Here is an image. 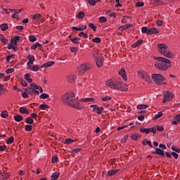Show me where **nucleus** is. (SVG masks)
I'll list each match as a JSON object with an SVG mask.
<instances>
[{
    "label": "nucleus",
    "mask_w": 180,
    "mask_h": 180,
    "mask_svg": "<svg viewBox=\"0 0 180 180\" xmlns=\"http://www.w3.org/2000/svg\"><path fill=\"white\" fill-rule=\"evenodd\" d=\"M77 101H78V96L73 91L67 92L62 96V102L67 103L70 108H74L77 110H82L84 104Z\"/></svg>",
    "instance_id": "obj_1"
},
{
    "label": "nucleus",
    "mask_w": 180,
    "mask_h": 180,
    "mask_svg": "<svg viewBox=\"0 0 180 180\" xmlns=\"http://www.w3.org/2000/svg\"><path fill=\"white\" fill-rule=\"evenodd\" d=\"M105 85L120 92H127L129 91V85L124 83L120 77L112 78L105 82Z\"/></svg>",
    "instance_id": "obj_2"
},
{
    "label": "nucleus",
    "mask_w": 180,
    "mask_h": 180,
    "mask_svg": "<svg viewBox=\"0 0 180 180\" xmlns=\"http://www.w3.org/2000/svg\"><path fill=\"white\" fill-rule=\"evenodd\" d=\"M153 58L156 60L154 66L159 71H167L172 67V62L169 58L161 56H154Z\"/></svg>",
    "instance_id": "obj_3"
},
{
    "label": "nucleus",
    "mask_w": 180,
    "mask_h": 180,
    "mask_svg": "<svg viewBox=\"0 0 180 180\" xmlns=\"http://www.w3.org/2000/svg\"><path fill=\"white\" fill-rule=\"evenodd\" d=\"M25 91L28 94V95H30L31 96H34L40 95V94H43V88L37 85L34 83L31 84L30 86L26 89ZM39 91L40 93L39 92Z\"/></svg>",
    "instance_id": "obj_4"
},
{
    "label": "nucleus",
    "mask_w": 180,
    "mask_h": 180,
    "mask_svg": "<svg viewBox=\"0 0 180 180\" xmlns=\"http://www.w3.org/2000/svg\"><path fill=\"white\" fill-rule=\"evenodd\" d=\"M152 79L156 85H167L165 77L161 74H153Z\"/></svg>",
    "instance_id": "obj_5"
},
{
    "label": "nucleus",
    "mask_w": 180,
    "mask_h": 180,
    "mask_svg": "<svg viewBox=\"0 0 180 180\" xmlns=\"http://www.w3.org/2000/svg\"><path fill=\"white\" fill-rule=\"evenodd\" d=\"M20 40V37L16 36L13 38H11L10 44H8L7 48L8 50H13V51H18V43Z\"/></svg>",
    "instance_id": "obj_6"
},
{
    "label": "nucleus",
    "mask_w": 180,
    "mask_h": 180,
    "mask_svg": "<svg viewBox=\"0 0 180 180\" xmlns=\"http://www.w3.org/2000/svg\"><path fill=\"white\" fill-rule=\"evenodd\" d=\"M89 70H91V64L89 63H82L77 67L79 75H84Z\"/></svg>",
    "instance_id": "obj_7"
},
{
    "label": "nucleus",
    "mask_w": 180,
    "mask_h": 180,
    "mask_svg": "<svg viewBox=\"0 0 180 180\" xmlns=\"http://www.w3.org/2000/svg\"><path fill=\"white\" fill-rule=\"evenodd\" d=\"M164 98L162 100V103H165L166 102H169V101H172L174 99V94L171 93L169 91H167L163 94Z\"/></svg>",
    "instance_id": "obj_8"
},
{
    "label": "nucleus",
    "mask_w": 180,
    "mask_h": 180,
    "mask_svg": "<svg viewBox=\"0 0 180 180\" xmlns=\"http://www.w3.org/2000/svg\"><path fill=\"white\" fill-rule=\"evenodd\" d=\"M138 75L140 78L146 81V82H150V75L147 74V72H144V70L138 71Z\"/></svg>",
    "instance_id": "obj_9"
},
{
    "label": "nucleus",
    "mask_w": 180,
    "mask_h": 180,
    "mask_svg": "<svg viewBox=\"0 0 180 180\" xmlns=\"http://www.w3.org/2000/svg\"><path fill=\"white\" fill-rule=\"evenodd\" d=\"M162 56H164L165 58H174V52H172L169 48L165 50L162 53Z\"/></svg>",
    "instance_id": "obj_10"
},
{
    "label": "nucleus",
    "mask_w": 180,
    "mask_h": 180,
    "mask_svg": "<svg viewBox=\"0 0 180 180\" xmlns=\"http://www.w3.org/2000/svg\"><path fill=\"white\" fill-rule=\"evenodd\" d=\"M30 18H31L32 20H33L34 22H39L41 21L43 22V19H41L42 16H41V14H40V13H36L34 15H31Z\"/></svg>",
    "instance_id": "obj_11"
},
{
    "label": "nucleus",
    "mask_w": 180,
    "mask_h": 180,
    "mask_svg": "<svg viewBox=\"0 0 180 180\" xmlns=\"http://www.w3.org/2000/svg\"><path fill=\"white\" fill-rule=\"evenodd\" d=\"M158 51L162 54L165 50L169 49L168 46L165 44H158Z\"/></svg>",
    "instance_id": "obj_12"
},
{
    "label": "nucleus",
    "mask_w": 180,
    "mask_h": 180,
    "mask_svg": "<svg viewBox=\"0 0 180 180\" xmlns=\"http://www.w3.org/2000/svg\"><path fill=\"white\" fill-rule=\"evenodd\" d=\"M104 61H105V59H103V57L102 56L96 59V64L98 68H101V67L103 66Z\"/></svg>",
    "instance_id": "obj_13"
},
{
    "label": "nucleus",
    "mask_w": 180,
    "mask_h": 180,
    "mask_svg": "<svg viewBox=\"0 0 180 180\" xmlns=\"http://www.w3.org/2000/svg\"><path fill=\"white\" fill-rule=\"evenodd\" d=\"M28 62L27 63V67H30V65H33V63H34V61H36V59L34 58V56H32V55H29L27 57Z\"/></svg>",
    "instance_id": "obj_14"
},
{
    "label": "nucleus",
    "mask_w": 180,
    "mask_h": 180,
    "mask_svg": "<svg viewBox=\"0 0 180 180\" xmlns=\"http://www.w3.org/2000/svg\"><path fill=\"white\" fill-rule=\"evenodd\" d=\"M75 79H76V77H75V75L74 74H70L66 77V81H68V82H70V84L75 82Z\"/></svg>",
    "instance_id": "obj_15"
},
{
    "label": "nucleus",
    "mask_w": 180,
    "mask_h": 180,
    "mask_svg": "<svg viewBox=\"0 0 180 180\" xmlns=\"http://www.w3.org/2000/svg\"><path fill=\"white\" fill-rule=\"evenodd\" d=\"M158 33H160V30H158L156 27L150 28L147 32V34L148 36H151V34H157Z\"/></svg>",
    "instance_id": "obj_16"
},
{
    "label": "nucleus",
    "mask_w": 180,
    "mask_h": 180,
    "mask_svg": "<svg viewBox=\"0 0 180 180\" xmlns=\"http://www.w3.org/2000/svg\"><path fill=\"white\" fill-rule=\"evenodd\" d=\"M11 178V174L6 173L5 172H0V179H9Z\"/></svg>",
    "instance_id": "obj_17"
},
{
    "label": "nucleus",
    "mask_w": 180,
    "mask_h": 180,
    "mask_svg": "<svg viewBox=\"0 0 180 180\" xmlns=\"http://www.w3.org/2000/svg\"><path fill=\"white\" fill-rule=\"evenodd\" d=\"M119 75H120L124 80L127 81V75H126V70L124 68H121V70L118 72Z\"/></svg>",
    "instance_id": "obj_18"
},
{
    "label": "nucleus",
    "mask_w": 180,
    "mask_h": 180,
    "mask_svg": "<svg viewBox=\"0 0 180 180\" xmlns=\"http://www.w3.org/2000/svg\"><path fill=\"white\" fill-rule=\"evenodd\" d=\"M28 70L30 71H39L41 68V66H39V65H31L30 66L27 67Z\"/></svg>",
    "instance_id": "obj_19"
},
{
    "label": "nucleus",
    "mask_w": 180,
    "mask_h": 180,
    "mask_svg": "<svg viewBox=\"0 0 180 180\" xmlns=\"http://www.w3.org/2000/svg\"><path fill=\"white\" fill-rule=\"evenodd\" d=\"M91 54H92L93 57H94V58H96V60L102 57V55L101 53H99V51L98 49L92 51Z\"/></svg>",
    "instance_id": "obj_20"
},
{
    "label": "nucleus",
    "mask_w": 180,
    "mask_h": 180,
    "mask_svg": "<svg viewBox=\"0 0 180 180\" xmlns=\"http://www.w3.org/2000/svg\"><path fill=\"white\" fill-rule=\"evenodd\" d=\"M54 64H56V62L49 61V62H46V63L43 64L42 65H41V68H49L51 67L52 65H54Z\"/></svg>",
    "instance_id": "obj_21"
},
{
    "label": "nucleus",
    "mask_w": 180,
    "mask_h": 180,
    "mask_svg": "<svg viewBox=\"0 0 180 180\" xmlns=\"http://www.w3.org/2000/svg\"><path fill=\"white\" fill-rule=\"evenodd\" d=\"M96 101L94 98H84L79 100V102H83L84 103H86L88 102H93L94 103Z\"/></svg>",
    "instance_id": "obj_22"
},
{
    "label": "nucleus",
    "mask_w": 180,
    "mask_h": 180,
    "mask_svg": "<svg viewBox=\"0 0 180 180\" xmlns=\"http://www.w3.org/2000/svg\"><path fill=\"white\" fill-rule=\"evenodd\" d=\"M155 151L153 153V154H157L158 155H161L162 157H164L165 155V153L162 150L158 148H155Z\"/></svg>",
    "instance_id": "obj_23"
},
{
    "label": "nucleus",
    "mask_w": 180,
    "mask_h": 180,
    "mask_svg": "<svg viewBox=\"0 0 180 180\" xmlns=\"http://www.w3.org/2000/svg\"><path fill=\"white\" fill-rule=\"evenodd\" d=\"M20 113H22V115H29L30 111L26 108V107H21L19 108Z\"/></svg>",
    "instance_id": "obj_24"
},
{
    "label": "nucleus",
    "mask_w": 180,
    "mask_h": 180,
    "mask_svg": "<svg viewBox=\"0 0 180 180\" xmlns=\"http://www.w3.org/2000/svg\"><path fill=\"white\" fill-rule=\"evenodd\" d=\"M72 30H75L76 32H82V30H86V25H84L82 27H72Z\"/></svg>",
    "instance_id": "obj_25"
},
{
    "label": "nucleus",
    "mask_w": 180,
    "mask_h": 180,
    "mask_svg": "<svg viewBox=\"0 0 180 180\" xmlns=\"http://www.w3.org/2000/svg\"><path fill=\"white\" fill-rule=\"evenodd\" d=\"M119 172V169H112L109 170L107 173L108 176H112V175H115V174H117Z\"/></svg>",
    "instance_id": "obj_26"
},
{
    "label": "nucleus",
    "mask_w": 180,
    "mask_h": 180,
    "mask_svg": "<svg viewBox=\"0 0 180 180\" xmlns=\"http://www.w3.org/2000/svg\"><path fill=\"white\" fill-rule=\"evenodd\" d=\"M0 40L3 44L6 45L8 44V41H9L4 34H0Z\"/></svg>",
    "instance_id": "obj_27"
},
{
    "label": "nucleus",
    "mask_w": 180,
    "mask_h": 180,
    "mask_svg": "<svg viewBox=\"0 0 180 180\" xmlns=\"http://www.w3.org/2000/svg\"><path fill=\"white\" fill-rule=\"evenodd\" d=\"M86 2L91 6H95L96 5L97 2H101V0H86Z\"/></svg>",
    "instance_id": "obj_28"
},
{
    "label": "nucleus",
    "mask_w": 180,
    "mask_h": 180,
    "mask_svg": "<svg viewBox=\"0 0 180 180\" xmlns=\"http://www.w3.org/2000/svg\"><path fill=\"white\" fill-rule=\"evenodd\" d=\"M25 79H26L29 84H32V82H33V79L30 78V74L29 73H26L25 75Z\"/></svg>",
    "instance_id": "obj_29"
},
{
    "label": "nucleus",
    "mask_w": 180,
    "mask_h": 180,
    "mask_svg": "<svg viewBox=\"0 0 180 180\" xmlns=\"http://www.w3.org/2000/svg\"><path fill=\"white\" fill-rule=\"evenodd\" d=\"M60 177V172H54L51 175V180H57Z\"/></svg>",
    "instance_id": "obj_30"
},
{
    "label": "nucleus",
    "mask_w": 180,
    "mask_h": 180,
    "mask_svg": "<svg viewBox=\"0 0 180 180\" xmlns=\"http://www.w3.org/2000/svg\"><path fill=\"white\" fill-rule=\"evenodd\" d=\"M14 120L15 122H22V120H23V116L20 115H16L14 116Z\"/></svg>",
    "instance_id": "obj_31"
},
{
    "label": "nucleus",
    "mask_w": 180,
    "mask_h": 180,
    "mask_svg": "<svg viewBox=\"0 0 180 180\" xmlns=\"http://www.w3.org/2000/svg\"><path fill=\"white\" fill-rule=\"evenodd\" d=\"M141 135H140V134H131V139L132 140L137 141L138 139H141Z\"/></svg>",
    "instance_id": "obj_32"
},
{
    "label": "nucleus",
    "mask_w": 180,
    "mask_h": 180,
    "mask_svg": "<svg viewBox=\"0 0 180 180\" xmlns=\"http://www.w3.org/2000/svg\"><path fill=\"white\" fill-rule=\"evenodd\" d=\"M1 30L2 32H5L6 30H8L9 29V27L8 26L7 23H4L0 25Z\"/></svg>",
    "instance_id": "obj_33"
},
{
    "label": "nucleus",
    "mask_w": 180,
    "mask_h": 180,
    "mask_svg": "<svg viewBox=\"0 0 180 180\" xmlns=\"http://www.w3.org/2000/svg\"><path fill=\"white\" fill-rule=\"evenodd\" d=\"M84 17H85V13H84V11H80V12L76 15V18H77V19H80V20L84 19Z\"/></svg>",
    "instance_id": "obj_34"
},
{
    "label": "nucleus",
    "mask_w": 180,
    "mask_h": 180,
    "mask_svg": "<svg viewBox=\"0 0 180 180\" xmlns=\"http://www.w3.org/2000/svg\"><path fill=\"white\" fill-rule=\"evenodd\" d=\"M39 108L41 110H46V109H50V106L47 104H41Z\"/></svg>",
    "instance_id": "obj_35"
},
{
    "label": "nucleus",
    "mask_w": 180,
    "mask_h": 180,
    "mask_svg": "<svg viewBox=\"0 0 180 180\" xmlns=\"http://www.w3.org/2000/svg\"><path fill=\"white\" fill-rule=\"evenodd\" d=\"M9 116V113L7 110H4L1 113V117H3V119H6Z\"/></svg>",
    "instance_id": "obj_36"
},
{
    "label": "nucleus",
    "mask_w": 180,
    "mask_h": 180,
    "mask_svg": "<svg viewBox=\"0 0 180 180\" xmlns=\"http://www.w3.org/2000/svg\"><path fill=\"white\" fill-rule=\"evenodd\" d=\"M148 108V105H146V104H139L136 106V108L139 110L147 109Z\"/></svg>",
    "instance_id": "obj_37"
},
{
    "label": "nucleus",
    "mask_w": 180,
    "mask_h": 180,
    "mask_svg": "<svg viewBox=\"0 0 180 180\" xmlns=\"http://www.w3.org/2000/svg\"><path fill=\"white\" fill-rule=\"evenodd\" d=\"M162 111L158 112V114H155L153 120H157L158 119H160V117H162Z\"/></svg>",
    "instance_id": "obj_38"
},
{
    "label": "nucleus",
    "mask_w": 180,
    "mask_h": 180,
    "mask_svg": "<svg viewBox=\"0 0 180 180\" xmlns=\"http://www.w3.org/2000/svg\"><path fill=\"white\" fill-rule=\"evenodd\" d=\"M25 131H32V130H33V126L30 124H26L25 126Z\"/></svg>",
    "instance_id": "obj_39"
},
{
    "label": "nucleus",
    "mask_w": 180,
    "mask_h": 180,
    "mask_svg": "<svg viewBox=\"0 0 180 180\" xmlns=\"http://www.w3.org/2000/svg\"><path fill=\"white\" fill-rule=\"evenodd\" d=\"M88 26H89V27H90V29H92L94 30V32H96V30L98 29V27H96L92 22H89Z\"/></svg>",
    "instance_id": "obj_40"
},
{
    "label": "nucleus",
    "mask_w": 180,
    "mask_h": 180,
    "mask_svg": "<svg viewBox=\"0 0 180 180\" xmlns=\"http://www.w3.org/2000/svg\"><path fill=\"white\" fill-rule=\"evenodd\" d=\"M139 130L141 133H145L146 134H150V129L148 128H141Z\"/></svg>",
    "instance_id": "obj_41"
},
{
    "label": "nucleus",
    "mask_w": 180,
    "mask_h": 180,
    "mask_svg": "<svg viewBox=\"0 0 180 180\" xmlns=\"http://www.w3.org/2000/svg\"><path fill=\"white\" fill-rule=\"evenodd\" d=\"M26 123L27 124H33L34 123V120H33L31 117H28L26 119Z\"/></svg>",
    "instance_id": "obj_42"
},
{
    "label": "nucleus",
    "mask_w": 180,
    "mask_h": 180,
    "mask_svg": "<svg viewBox=\"0 0 180 180\" xmlns=\"http://www.w3.org/2000/svg\"><path fill=\"white\" fill-rule=\"evenodd\" d=\"M15 141V138L13 136H11L6 141V144H12Z\"/></svg>",
    "instance_id": "obj_43"
},
{
    "label": "nucleus",
    "mask_w": 180,
    "mask_h": 180,
    "mask_svg": "<svg viewBox=\"0 0 180 180\" xmlns=\"http://www.w3.org/2000/svg\"><path fill=\"white\" fill-rule=\"evenodd\" d=\"M39 98L41 99H49V98H50V96L46 93H43L40 95Z\"/></svg>",
    "instance_id": "obj_44"
},
{
    "label": "nucleus",
    "mask_w": 180,
    "mask_h": 180,
    "mask_svg": "<svg viewBox=\"0 0 180 180\" xmlns=\"http://www.w3.org/2000/svg\"><path fill=\"white\" fill-rule=\"evenodd\" d=\"M96 112L97 115H102V113H103V107H97V110Z\"/></svg>",
    "instance_id": "obj_45"
},
{
    "label": "nucleus",
    "mask_w": 180,
    "mask_h": 180,
    "mask_svg": "<svg viewBox=\"0 0 180 180\" xmlns=\"http://www.w3.org/2000/svg\"><path fill=\"white\" fill-rule=\"evenodd\" d=\"M70 40L74 44H79V39L78 37H75V39L71 38Z\"/></svg>",
    "instance_id": "obj_46"
},
{
    "label": "nucleus",
    "mask_w": 180,
    "mask_h": 180,
    "mask_svg": "<svg viewBox=\"0 0 180 180\" xmlns=\"http://www.w3.org/2000/svg\"><path fill=\"white\" fill-rule=\"evenodd\" d=\"M29 40L30 41H31L32 43H34V41H37V38H36L34 37V35H30L29 36Z\"/></svg>",
    "instance_id": "obj_47"
},
{
    "label": "nucleus",
    "mask_w": 180,
    "mask_h": 180,
    "mask_svg": "<svg viewBox=\"0 0 180 180\" xmlns=\"http://www.w3.org/2000/svg\"><path fill=\"white\" fill-rule=\"evenodd\" d=\"M142 144H143V146H147V144H148V146H149V147H153V145L151 144V141H150L144 140L142 141Z\"/></svg>",
    "instance_id": "obj_48"
},
{
    "label": "nucleus",
    "mask_w": 180,
    "mask_h": 180,
    "mask_svg": "<svg viewBox=\"0 0 180 180\" xmlns=\"http://www.w3.org/2000/svg\"><path fill=\"white\" fill-rule=\"evenodd\" d=\"M79 37H84V39H88V34H85L84 32H81L78 34Z\"/></svg>",
    "instance_id": "obj_49"
},
{
    "label": "nucleus",
    "mask_w": 180,
    "mask_h": 180,
    "mask_svg": "<svg viewBox=\"0 0 180 180\" xmlns=\"http://www.w3.org/2000/svg\"><path fill=\"white\" fill-rule=\"evenodd\" d=\"M154 127H155V130H158V131H164V127L162 126L155 125Z\"/></svg>",
    "instance_id": "obj_50"
},
{
    "label": "nucleus",
    "mask_w": 180,
    "mask_h": 180,
    "mask_svg": "<svg viewBox=\"0 0 180 180\" xmlns=\"http://www.w3.org/2000/svg\"><path fill=\"white\" fill-rule=\"evenodd\" d=\"M105 22H108V19H106L104 16H101L99 18L100 23H105Z\"/></svg>",
    "instance_id": "obj_51"
},
{
    "label": "nucleus",
    "mask_w": 180,
    "mask_h": 180,
    "mask_svg": "<svg viewBox=\"0 0 180 180\" xmlns=\"http://www.w3.org/2000/svg\"><path fill=\"white\" fill-rule=\"evenodd\" d=\"M148 130H149V133H153V134H155V133H157V130H155V127H153L152 128H148Z\"/></svg>",
    "instance_id": "obj_52"
},
{
    "label": "nucleus",
    "mask_w": 180,
    "mask_h": 180,
    "mask_svg": "<svg viewBox=\"0 0 180 180\" xmlns=\"http://www.w3.org/2000/svg\"><path fill=\"white\" fill-rule=\"evenodd\" d=\"M135 6L136 8H143V6H144V3L141 1H139L138 3L136 4Z\"/></svg>",
    "instance_id": "obj_53"
},
{
    "label": "nucleus",
    "mask_w": 180,
    "mask_h": 180,
    "mask_svg": "<svg viewBox=\"0 0 180 180\" xmlns=\"http://www.w3.org/2000/svg\"><path fill=\"white\" fill-rule=\"evenodd\" d=\"M112 97L109 96H106L105 97H102L101 101H103V102H106V101H111Z\"/></svg>",
    "instance_id": "obj_54"
},
{
    "label": "nucleus",
    "mask_w": 180,
    "mask_h": 180,
    "mask_svg": "<svg viewBox=\"0 0 180 180\" xmlns=\"http://www.w3.org/2000/svg\"><path fill=\"white\" fill-rule=\"evenodd\" d=\"M93 43H101V41H102V39H101L100 37H96L94 39H92Z\"/></svg>",
    "instance_id": "obj_55"
},
{
    "label": "nucleus",
    "mask_w": 180,
    "mask_h": 180,
    "mask_svg": "<svg viewBox=\"0 0 180 180\" xmlns=\"http://www.w3.org/2000/svg\"><path fill=\"white\" fill-rule=\"evenodd\" d=\"M172 150L173 151H175L176 153H180V149L178 146H172Z\"/></svg>",
    "instance_id": "obj_56"
},
{
    "label": "nucleus",
    "mask_w": 180,
    "mask_h": 180,
    "mask_svg": "<svg viewBox=\"0 0 180 180\" xmlns=\"http://www.w3.org/2000/svg\"><path fill=\"white\" fill-rule=\"evenodd\" d=\"M74 140L71 139V138H68L65 139V144H71Z\"/></svg>",
    "instance_id": "obj_57"
},
{
    "label": "nucleus",
    "mask_w": 180,
    "mask_h": 180,
    "mask_svg": "<svg viewBox=\"0 0 180 180\" xmlns=\"http://www.w3.org/2000/svg\"><path fill=\"white\" fill-rule=\"evenodd\" d=\"M6 72L7 74H12L13 72H15V69H13V68H8V69L6 70Z\"/></svg>",
    "instance_id": "obj_58"
},
{
    "label": "nucleus",
    "mask_w": 180,
    "mask_h": 180,
    "mask_svg": "<svg viewBox=\"0 0 180 180\" xmlns=\"http://www.w3.org/2000/svg\"><path fill=\"white\" fill-rule=\"evenodd\" d=\"M20 82H21L22 86H27V82H26L25 79H20Z\"/></svg>",
    "instance_id": "obj_59"
},
{
    "label": "nucleus",
    "mask_w": 180,
    "mask_h": 180,
    "mask_svg": "<svg viewBox=\"0 0 180 180\" xmlns=\"http://www.w3.org/2000/svg\"><path fill=\"white\" fill-rule=\"evenodd\" d=\"M22 98H24V99H27V98H29V93H27V91L22 92Z\"/></svg>",
    "instance_id": "obj_60"
},
{
    "label": "nucleus",
    "mask_w": 180,
    "mask_h": 180,
    "mask_svg": "<svg viewBox=\"0 0 180 180\" xmlns=\"http://www.w3.org/2000/svg\"><path fill=\"white\" fill-rule=\"evenodd\" d=\"M58 158L57 156H53L52 158V163L56 164V162H58Z\"/></svg>",
    "instance_id": "obj_61"
},
{
    "label": "nucleus",
    "mask_w": 180,
    "mask_h": 180,
    "mask_svg": "<svg viewBox=\"0 0 180 180\" xmlns=\"http://www.w3.org/2000/svg\"><path fill=\"white\" fill-rule=\"evenodd\" d=\"M98 105H91L90 108H93V112H96L97 109H98Z\"/></svg>",
    "instance_id": "obj_62"
},
{
    "label": "nucleus",
    "mask_w": 180,
    "mask_h": 180,
    "mask_svg": "<svg viewBox=\"0 0 180 180\" xmlns=\"http://www.w3.org/2000/svg\"><path fill=\"white\" fill-rule=\"evenodd\" d=\"M110 165H115L116 164V158H113L110 160Z\"/></svg>",
    "instance_id": "obj_63"
},
{
    "label": "nucleus",
    "mask_w": 180,
    "mask_h": 180,
    "mask_svg": "<svg viewBox=\"0 0 180 180\" xmlns=\"http://www.w3.org/2000/svg\"><path fill=\"white\" fill-rule=\"evenodd\" d=\"M174 120H177V122H179V123H180V113L176 115L174 117Z\"/></svg>",
    "instance_id": "obj_64"
}]
</instances>
